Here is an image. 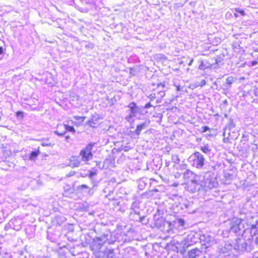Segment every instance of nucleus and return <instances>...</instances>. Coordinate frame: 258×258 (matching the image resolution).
<instances>
[{
	"instance_id": "c9c22d12",
	"label": "nucleus",
	"mask_w": 258,
	"mask_h": 258,
	"mask_svg": "<svg viewBox=\"0 0 258 258\" xmlns=\"http://www.w3.org/2000/svg\"><path fill=\"white\" fill-rule=\"evenodd\" d=\"M238 130H234V132L230 131V135L228 136V137H229L231 139L235 140L238 138Z\"/></svg>"
},
{
	"instance_id": "f3484780",
	"label": "nucleus",
	"mask_w": 258,
	"mask_h": 258,
	"mask_svg": "<svg viewBox=\"0 0 258 258\" xmlns=\"http://www.w3.org/2000/svg\"><path fill=\"white\" fill-rule=\"evenodd\" d=\"M200 242L202 245L209 247L213 242V238L210 235L207 234H200Z\"/></svg>"
},
{
	"instance_id": "c756f323",
	"label": "nucleus",
	"mask_w": 258,
	"mask_h": 258,
	"mask_svg": "<svg viewBox=\"0 0 258 258\" xmlns=\"http://www.w3.org/2000/svg\"><path fill=\"white\" fill-rule=\"evenodd\" d=\"M66 220L65 217L61 215H58L55 216V221L56 224L60 226Z\"/></svg>"
},
{
	"instance_id": "69168bd1",
	"label": "nucleus",
	"mask_w": 258,
	"mask_h": 258,
	"mask_svg": "<svg viewBox=\"0 0 258 258\" xmlns=\"http://www.w3.org/2000/svg\"><path fill=\"white\" fill-rule=\"evenodd\" d=\"M51 145L50 143L49 144H47V143H44V142H42L41 143V145L43 147H46V146H50Z\"/></svg>"
},
{
	"instance_id": "2f4dec72",
	"label": "nucleus",
	"mask_w": 258,
	"mask_h": 258,
	"mask_svg": "<svg viewBox=\"0 0 258 258\" xmlns=\"http://www.w3.org/2000/svg\"><path fill=\"white\" fill-rule=\"evenodd\" d=\"M9 212L4 209L0 210V223L8 216Z\"/></svg>"
},
{
	"instance_id": "39448f33",
	"label": "nucleus",
	"mask_w": 258,
	"mask_h": 258,
	"mask_svg": "<svg viewBox=\"0 0 258 258\" xmlns=\"http://www.w3.org/2000/svg\"><path fill=\"white\" fill-rule=\"evenodd\" d=\"M205 161L203 155L199 152H195L188 158V162L190 165L199 169L203 168Z\"/></svg>"
},
{
	"instance_id": "f704fd0d",
	"label": "nucleus",
	"mask_w": 258,
	"mask_h": 258,
	"mask_svg": "<svg viewBox=\"0 0 258 258\" xmlns=\"http://www.w3.org/2000/svg\"><path fill=\"white\" fill-rule=\"evenodd\" d=\"M91 170H87V176L90 178H92L93 177L97 174V170L95 168H92Z\"/></svg>"
},
{
	"instance_id": "cd10ccee",
	"label": "nucleus",
	"mask_w": 258,
	"mask_h": 258,
	"mask_svg": "<svg viewBox=\"0 0 258 258\" xmlns=\"http://www.w3.org/2000/svg\"><path fill=\"white\" fill-rule=\"evenodd\" d=\"M200 150L202 152L208 155L209 156L213 154L212 150L208 144H204L203 146H201Z\"/></svg>"
},
{
	"instance_id": "338daca9",
	"label": "nucleus",
	"mask_w": 258,
	"mask_h": 258,
	"mask_svg": "<svg viewBox=\"0 0 258 258\" xmlns=\"http://www.w3.org/2000/svg\"><path fill=\"white\" fill-rule=\"evenodd\" d=\"M194 58H191V59L190 60V61L189 62V63H188V65L189 66H191V64H192V62H194Z\"/></svg>"
},
{
	"instance_id": "864d4df0",
	"label": "nucleus",
	"mask_w": 258,
	"mask_h": 258,
	"mask_svg": "<svg viewBox=\"0 0 258 258\" xmlns=\"http://www.w3.org/2000/svg\"><path fill=\"white\" fill-rule=\"evenodd\" d=\"M24 252L21 251L20 258H27V254L30 256L29 254L27 252H25L26 254H24Z\"/></svg>"
},
{
	"instance_id": "bb28decb",
	"label": "nucleus",
	"mask_w": 258,
	"mask_h": 258,
	"mask_svg": "<svg viewBox=\"0 0 258 258\" xmlns=\"http://www.w3.org/2000/svg\"><path fill=\"white\" fill-rule=\"evenodd\" d=\"M223 56H217L215 58H212L211 60H214L213 68H220L223 64Z\"/></svg>"
},
{
	"instance_id": "423d86ee",
	"label": "nucleus",
	"mask_w": 258,
	"mask_h": 258,
	"mask_svg": "<svg viewBox=\"0 0 258 258\" xmlns=\"http://www.w3.org/2000/svg\"><path fill=\"white\" fill-rule=\"evenodd\" d=\"M187 165L185 163H181L177 166L178 170H181V173L179 172H175L174 173V176L176 178H179L182 177L184 179L188 180V181L195 180L196 175L190 170L187 169Z\"/></svg>"
},
{
	"instance_id": "2eb2a0df",
	"label": "nucleus",
	"mask_w": 258,
	"mask_h": 258,
	"mask_svg": "<svg viewBox=\"0 0 258 258\" xmlns=\"http://www.w3.org/2000/svg\"><path fill=\"white\" fill-rule=\"evenodd\" d=\"M192 203L187 200H184L179 203L178 207L182 210H184L185 212L191 213L194 211V210L192 209Z\"/></svg>"
},
{
	"instance_id": "09e8293b",
	"label": "nucleus",
	"mask_w": 258,
	"mask_h": 258,
	"mask_svg": "<svg viewBox=\"0 0 258 258\" xmlns=\"http://www.w3.org/2000/svg\"><path fill=\"white\" fill-rule=\"evenodd\" d=\"M74 118L76 120L80 121V122H83V121H84L86 117L85 116H75L74 117Z\"/></svg>"
},
{
	"instance_id": "79ce46f5",
	"label": "nucleus",
	"mask_w": 258,
	"mask_h": 258,
	"mask_svg": "<svg viewBox=\"0 0 258 258\" xmlns=\"http://www.w3.org/2000/svg\"><path fill=\"white\" fill-rule=\"evenodd\" d=\"M171 160L173 163H178L179 162V158L178 157V156L176 154L172 155L171 157Z\"/></svg>"
},
{
	"instance_id": "774afa93",
	"label": "nucleus",
	"mask_w": 258,
	"mask_h": 258,
	"mask_svg": "<svg viewBox=\"0 0 258 258\" xmlns=\"http://www.w3.org/2000/svg\"><path fill=\"white\" fill-rule=\"evenodd\" d=\"M3 53H4L3 47L2 46H0V55L2 54Z\"/></svg>"
},
{
	"instance_id": "20e7f679",
	"label": "nucleus",
	"mask_w": 258,
	"mask_h": 258,
	"mask_svg": "<svg viewBox=\"0 0 258 258\" xmlns=\"http://www.w3.org/2000/svg\"><path fill=\"white\" fill-rule=\"evenodd\" d=\"M243 219L241 218H233L229 221L230 232L235 233L238 236L243 235L245 232L244 224L242 223Z\"/></svg>"
},
{
	"instance_id": "052dcab7",
	"label": "nucleus",
	"mask_w": 258,
	"mask_h": 258,
	"mask_svg": "<svg viewBox=\"0 0 258 258\" xmlns=\"http://www.w3.org/2000/svg\"><path fill=\"white\" fill-rule=\"evenodd\" d=\"M258 63V61L257 60H254L250 62V64L251 66H254L256 65Z\"/></svg>"
},
{
	"instance_id": "58836bf2",
	"label": "nucleus",
	"mask_w": 258,
	"mask_h": 258,
	"mask_svg": "<svg viewBox=\"0 0 258 258\" xmlns=\"http://www.w3.org/2000/svg\"><path fill=\"white\" fill-rule=\"evenodd\" d=\"M223 142L225 143H227L229 142V140L231 139L229 137H228V135H227V132L226 131H224L223 133Z\"/></svg>"
},
{
	"instance_id": "a19ab883",
	"label": "nucleus",
	"mask_w": 258,
	"mask_h": 258,
	"mask_svg": "<svg viewBox=\"0 0 258 258\" xmlns=\"http://www.w3.org/2000/svg\"><path fill=\"white\" fill-rule=\"evenodd\" d=\"M121 205V202L118 200H114L112 202V205L114 206V210H115Z\"/></svg>"
},
{
	"instance_id": "1a4fd4ad",
	"label": "nucleus",
	"mask_w": 258,
	"mask_h": 258,
	"mask_svg": "<svg viewBox=\"0 0 258 258\" xmlns=\"http://www.w3.org/2000/svg\"><path fill=\"white\" fill-rule=\"evenodd\" d=\"M233 248L241 252H250L253 249L252 246L250 244L247 243L245 241L240 239L236 240Z\"/></svg>"
},
{
	"instance_id": "9b49d317",
	"label": "nucleus",
	"mask_w": 258,
	"mask_h": 258,
	"mask_svg": "<svg viewBox=\"0 0 258 258\" xmlns=\"http://www.w3.org/2000/svg\"><path fill=\"white\" fill-rule=\"evenodd\" d=\"M129 218L132 220L140 222L143 224H147L148 223V220L146 219V216L142 215L141 211L130 212Z\"/></svg>"
},
{
	"instance_id": "a211bd4d",
	"label": "nucleus",
	"mask_w": 258,
	"mask_h": 258,
	"mask_svg": "<svg viewBox=\"0 0 258 258\" xmlns=\"http://www.w3.org/2000/svg\"><path fill=\"white\" fill-rule=\"evenodd\" d=\"M82 160L79 156H72L69 160L68 166L72 168L78 167L80 166Z\"/></svg>"
},
{
	"instance_id": "4c0bfd02",
	"label": "nucleus",
	"mask_w": 258,
	"mask_h": 258,
	"mask_svg": "<svg viewBox=\"0 0 258 258\" xmlns=\"http://www.w3.org/2000/svg\"><path fill=\"white\" fill-rule=\"evenodd\" d=\"M96 120H97V119H95V120L94 119V118H92L91 119L87 121L86 124L92 128H95L96 127L95 126V124H96L95 121H96Z\"/></svg>"
},
{
	"instance_id": "e433bc0d",
	"label": "nucleus",
	"mask_w": 258,
	"mask_h": 258,
	"mask_svg": "<svg viewBox=\"0 0 258 258\" xmlns=\"http://www.w3.org/2000/svg\"><path fill=\"white\" fill-rule=\"evenodd\" d=\"M65 126L66 133L67 132H71L73 134H74L76 133L75 128L73 126H71L67 124H65Z\"/></svg>"
},
{
	"instance_id": "4be33fe9",
	"label": "nucleus",
	"mask_w": 258,
	"mask_h": 258,
	"mask_svg": "<svg viewBox=\"0 0 258 258\" xmlns=\"http://www.w3.org/2000/svg\"><path fill=\"white\" fill-rule=\"evenodd\" d=\"M65 124L59 123L57 125L56 130L53 132L55 135L59 137H63L66 134Z\"/></svg>"
},
{
	"instance_id": "9d476101",
	"label": "nucleus",
	"mask_w": 258,
	"mask_h": 258,
	"mask_svg": "<svg viewBox=\"0 0 258 258\" xmlns=\"http://www.w3.org/2000/svg\"><path fill=\"white\" fill-rule=\"evenodd\" d=\"M22 220L21 218H17L12 219L9 223L5 226V230H9L10 229H13L16 231H19L22 228Z\"/></svg>"
},
{
	"instance_id": "a878e982",
	"label": "nucleus",
	"mask_w": 258,
	"mask_h": 258,
	"mask_svg": "<svg viewBox=\"0 0 258 258\" xmlns=\"http://www.w3.org/2000/svg\"><path fill=\"white\" fill-rule=\"evenodd\" d=\"M235 81V79L232 76H229L226 79V82L223 84L222 87L224 90H229L231 88V85Z\"/></svg>"
},
{
	"instance_id": "393cba45",
	"label": "nucleus",
	"mask_w": 258,
	"mask_h": 258,
	"mask_svg": "<svg viewBox=\"0 0 258 258\" xmlns=\"http://www.w3.org/2000/svg\"><path fill=\"white\" fill-rule=\"evenodd\" d=\"M141 204L140 201L137 198H135L133 199V202L132 203L130 210L131 212H133L134 211H141L140 208V205Z\"/></svg>"
},
{
	"instance_id": "4d7b16f0",
	"label": "nucleus",
	"mask_w": 258,
	"mask_h": 258,
	"mask_svg": "<svg viewBox=\"0 0 258 258\" xmlns=\"http://www.w3.org/2000/svg\"><path fill=\"white\" fill-rule=\"evenodd\" d=\"M178 222L179 224L181 226H183L184 225L185 222H184V220H183V219H179L178 220Z\"/></svg>"
},
{
	"instance_id": "8fccbe9b",
	"label": "nucleus",
	"mask_w": 258,
	"mask_h": 258,
	"mask_svg": "<svg viewBox=\"0 0 258 258\" xmlns=\"http://www.w3.org/2000/svg\"><path fill=\"white\" fill-rule=\"evenodd\" d=\"M225 177L227 180H231L233 179V176L230 173L225 174Z\"/></svg>"
},
{
	"instance_id": "c85d7f7f",
	"label": "nucleus",
	"mask_w": 258,
	"mask_h": 258,
	"mask_svg": "<svg viewBox=\"0 0 258 258\" xmlns=\"http://www.w3.org/2000/svg\"><path fill=\"white\" fill-rule=\"evenodd\" d=\"M40 153V151L39 148L37 150L32 151L29 154V159L30 160H35Z\"/></svg>"
},
{
	"instance_id": "f8f14e48",
	"label": "nucleus",
	"mask_w": 258,
	"mask_h": 258,
	"mask_svg": "<svg viewBox=\"0 0 258 258\" xmlns=\"http://www.w3.org/2000/svg\"><path fill=\"white\" fill-rule=\"evenodd\" d=\"M185 189L191 193H195L203 189L201 183H198L196 179L188 181L186 184Z\"/></svg>"
},
{
	"instance_id": "6ab92c4d",
	"label": "nucleus",
	"mask_w": 258,
	"mask_h": 258,
	"mask_svg": "<svg viewBox=\"0 0 258 258\" xmlns=\"http://www.w3.org/2000/svg\"><path fill=\"white\" fill-rule=\"evenodd\" d=\"M150 123L149 120H146L144 122L138 124L133 133L137 136H139L143 130L147 129L149 126Z\"/></svg>"
},
{
	"instance_id": "e2e57ef3",
	"label": "nucleus",
	"mask_w": 258,
	"mask_h": 258,
	"mask_svg": "<svg viewBox=\"0 0 258 258\" xmlns=\"http://www.w3.org/2000/svg\"><path fill=\"white\" fill-rule=\"evenodd\" d=\"M206 84V81L205 80H202V81H201V82H200V86L201 87H203V86H205Z\"/></svg>"
},
{
	"instance_id": "ea45409f",
	"label": "nucleus",
	"mask_w": 258,
	"mask_h": 258,
	"mask_svg": "<svg viewBox=\"0 0 258 258\" xmlns=\"http://www.w3.org/2000/svg\"><path fill=\"white\" fill-rule=\"evenodd\" d=\"M108 258H115L113 249H109L107 251Z\"/></svg>"
},
{
	"instance_id": "0eeeda50",
	"label": "nucleus",
	"mask_w": 258,
	"mask_h": 258,
	"mask_svg": "<svg viewBox=\"0 0 258 258\" xmlns=\"http://www.w3.org/2000/svg\"><path fill=\"white\" fill-rule=\"evenodd\" d=\"M154 224L155 227L161 231L169 233L172 231L173 227L172 223L170 221H166L163 217L155 219Z\"/></svg>"
},
{
	"instance_id": "49530a36",
	"label": "nucleus",
	"mask_w": 258,
	"mask_h": 258,
	"mask_svg": "<svg viewBox=\"0 0 258 258\" xmlns=\"http://www.w3.org/2000/svg\"><path fill=\"white\" fill-rule=\"evenodd\" d=\"M250 234L251 236H254L258 234V228L254 229H250Z\"/></svg>"
},
{
	"instance_id": "f257e3e1",
	"label": "nucleus",
	"mask_w": 258,
	"mask_h": 258,
	"mask_svg": "<svg viewBox=\"0 0 258 258\" xmlns=\"http://www.w3.org/2000/svg\"><path fill=\"white\" fill-rule=\"evenodd\" d=\"M209 171L205 172L200 179L202 188L205 191L216 187L218 184L214 171L216 170L215 165H209Z\"/></svg>"
},
{
	"instance_id": "680f3d73",
	"label": "nucleus",
	"mask_w": 258,
	"mask_h": 258,
	"mask_svg": "<svg viewBox=\"0 0 258 258\" xmlns=\"http://www.w3.org/2000/svg\"><path fill=\"white\" fill-rule=\"evenodd\" d=\"M135 70H136V69H135L134 68H130V74L133 76H135Z\"/></svg>"
},
{
	"instance_id": "0e129e2a",
	"label": "nucleus",
	"mask_w": 258,
	"mask_h": 258,
	"mask_svg": "<svg viewBox=\"0 0 258 258\" xmlns=\"http://www.w3.org/2000/svg\"><path fill=\"white\" fill-rule=\"evenodd\" d=\"M158 94L161 97H163L165 95V92L163 91H159Z\"/></svg>"
},
{
	"instance_id": "603ef678",
	"label": "nucleus",
	"mask_w": 258,
	"mask_h": 258,
	"mask_svg": "<svg viewBox=\"0 0 258 258\" xmlns=\"http://www.w3.org/2000/svg\"><path fill=\"white\" fill-rule=\"evenodd\" d=\"M202 132L203 133H205L207 132L208 131H210V128L208 126L205 125L202 127Z\"/></svg>"
},
{
	"instance_id": "bf43d9fd",
	"label": "nucleus",
	"mask_w": 258,
	"mask_h": 258,
	"mask_svg": "<svg viewBox=\"0 0 258 258\" xmlns=\"http://www.w3.org/2000/svg\"><path fill=\"white\" fill-rule=\"evenodd\" d=\"M235 11L237 12H239V13H240V14L242 15V16H244L245 15V13H244V11L243 10H240V9H236Z\"/></svg>"
},
{
	"instance_id": "a18cd8bd",
	"label": "nucleus",
	"mask_w": 258,
	"mask_h": 258,
	"mask_svg": "<svg viewBox=\"0 0 258 258\" xmlns=\"http://www.w3.org/2000/svg\"><path fill=\"white\" fill-rule=\"evenodd\" d=\"M141 107H143V111H145L144 110L145 109H148L152 106H153V105L151 103V101L147 103L144 106H141Z\"/></svg>"
},
{
	"instance_id": "ddd939ff",
	"label": "nucleus",
	"mask_w": 258,
	"mask_h": 258,
	"mask_svg": "<svg viewBox=\"0 0 258 258\" xmlns=\"http://www.w3.org/2000/svg\"><path fill=\"white\" fill-rule=\"evenodd\" d=\"M200 233L190 231L184 238L188 245H192L200 241Z\"/></svg>"
},
{
	"instance_id": "72a5a7b5",
	"label": "nucleus",
	"mask_w": 258,
	"mask_h": 258,
	"mask_svg": "<svg viewBox=\"0 0 258 258\" xmlns=\"http://www.w3.org/2000/svg\"><path fill=\"white\" fill-rule=\"evenodd\" d=\"M109 161V160L106 159L103 163L101 162V161H97L96 162V166L100 169H103L104 168H105V164Z\"/></svg>"
},
{
	"instance_id": "c03bdc74",
	"label": "nucleus",
	"mask_w": 258,
	"mask_h": 258,
	"mask_svg": "<svg viewBox=\"0 0 258 258\" xmlns=\"http://www.w3.org/2000/svg\"><path fill=\"white\" fill-rule=\"evenodd\" d=\"M85 47L86 48V49H88L89 50H91V49H93L94 47V44L92 43V42H88L87 44H86L85 45Z\"/></svg>"
},
{
	"instance_id": "f03ea898",
	"label": "nucleus",
	"mask_w": 258,
	"mask_h": 258,
	"mask_svg": "<svg viewBox=\"0 0 258 258\" xmlns=\"http://www.w3.org/2000/svg\"><path fill=\"white\" fill-rule=\"evenodd\" d=\"M118 234H113L110 232H106L102 234H97L93 239V246L96 249H100L106 242L109 244H113L118 240Z\"/></svg>"
},
{
	"instance_id": "5701e85b",
	"label": "nucleus",
	"mask_w": 258,
	"mask_h": 258,
	"mask_svg": "<svg viewBox=\"0 0 258 258\" xmlns=\"http://www.w3.org/2000/svg\"><path fill=\"white\" fill-rule=\"evenodd\" d=\"M59 234L55 231L47 232V239L52 242H56L59 239Z\"/></svg>"
},
{
	"instance_id": "7ed1b4c3",
	"label": "nucleus",
	"mask_w": 258,
	"mask_h": 258,
	"mask_svg": "<svg viewBox=\"0 0 258 258\" xmlns=\"http://www.w3.org/2000/svg\"><path fill=\"white\" fill-rule=\"evenodd\" d=\"M127 107L128 108V110L127 111L128 112V114L126 115L124 119L131 124L135 122L134 118L137 117L138 114L144 115L147 112L146 111H143V107L141 106H138L134 101L130 103L127 105Z\"/></svg>"
},
{
	"instance_id": "7c9ffc66",
	"label": "nucleus",
	"mask_w": 258,
	"mask_h": 258,
	"mask_svg": "<svg viewBox=\"0 0 258 258\" xmlns=\"http://www.w3.org/2000/svg\"><path fill=\"white\" fill-rule=\"evenodd\" d=\"M158 191V190L154 188L153 189L149 190L148 191H147L146 192H144L142 194V196L146 198H149L153 196V192H157Z\"/></svg>"
},
{
	"instance_id": "aec40b11",
	"label": "nucleus",
	"mask_w": 258,
	"mask_h": 258,
	"mask_svg": "<svg viewBox=\"0 0 258 258\" xmlns=\"http://www.w3.org/2000/svg\"><path fill=\"white\" fill-rule=\"evenodd\" d=\"M236 130L238 129L236 127L235 122L234 121V120L232 118H230L226 125L224 131L227 132V135L229 136L230 131H233L234 132V130Z\"/></svg>"
},
{
	"instance_id": "13d9d810",
	"label": "nucleus",
	"mask_w": 258,
	"mask_h": 258,
	"mask_svg": "<svg viewBox=\"0 0 258 258\" xmlns=\"http://www.w3.org/2000/svg\"><path fill=\"white\" fill-rule=\"evenodd\" d=\"M257 228H258V225H256V224L254 223L251 225L250 229H257Z\"/></svg>"
},
{
	"instance_id": "6e6d98bb",
	"label": "nucleus",
	"mask_w": 258,
	"mask_h": 258,
	"mask_svg": "<svg viewBox=\"0 0 258 258\" xmlns=\"http://www.w3.org/2000/svg\"><path fill=\"white\" fill-rule=\"evenodd\" d=\"M80 175L81 177H85L87 176V171L84 170L83 172L81 171L80 172Z\"/></svg>"
},
{
	"instance_id": "6e6552de",
	"label": "nucleus",
	"mask_w": 258,
	"mask_h": 258,
	"mask_svg": "<svg viewBox=\"0 0 258 258\" xmlns=\"http://www.w3.org/2000/svg\"><path fill=\"white\" fill-rule=\"evenodd\" d=\"M96 144L94 142H90L88 143L85 148L81 150L79 153V157L82 161L85 163L88 162L93 157L92 149Z\"/></svg>"
},
{
	"instance_id": "37998d69",
	"label": "nucleus",
	"mask_w": 258,
	"mask_h": 258,
	"mask_svg": "<svg viewBox=\"0 0 258 258\" xmlns=\"http://www.w3.org/2000/svg\"><path fill=\"white\" fill-rule=\"evenodd\" d=\"M250 92V94H254L256 97V99L258 100V88H254L253 89H251Z\"/></svg>"
},
{
	"instance_id": "dca6fc26",
	"label": "nucleus",
	"mask_w": 258,
	"mask_h": 258,
	"mask_svg": "<svg viewBox=\"0 0 258 258\" xmlns=\"http://www.w3.org/2000/svg\"><path fill=\"white\" fill-rule=\"evenodd\" d=\"M202 251L198 248H194L189 250L186 254L183 256V258H203Z\"/></svg>"
},
{
	"instance_id": "4468645a",
	"label": "nucleus",
	"mask_w": 258,
	"mask_h": 258,
	"mask_svg": "<svg viewBox=\"0 0 258 258\" xmlns=\"http://www.w3.org/2000/svg\"><path fill=\"white\" fill-rule=\"evenodd\" d=\"M233 246L229 242H225L224 244H221L218 248V251L220 255L223 256H227L230 255Z\"/></svg>"
},
{
	"instance_id": "b1692460",
	"label": "nucleus",
	"mask_w": 258,
	"mask_h": 258,
	"mask_svg": "<svg viewBox=\"0 0 258 258\" xmlns=\"http://www.w3.org/2000/svg\"><path fill=\"white\" fill-rule=\"evenodd\" d=\"M200 64L199 69L201 70H205L207 69L213 68L214 64L206 60L201 59L199 61Z\"/></svg>"
},
{
	"instance_id": "412c9836",
	"label": "nucleus",
	"mask_w": 258,
	"mask_h": 258,
	"mask_svg": "<svg viewBox=\"0 0 258 258\" xmlns=\"http://www.w3.org/2000/svg\"><path fill=\"white\" fill-rule=\"evenodd\" d=\"M151 179H149L146 177H143L140 178L137 180L138 188L140 190H143L149 183H151Z\"/></svg>"
},
{
	"instance_id": "3c124183",
	"label": "nucleus",
	"mask_w": 258,
	"mask_h": 258,
	"mask_svg": "<svg viewBox=\"0 0 258 258\" xmlns=\"http://www.w3.org/2000/svg\"><path fill=\"white\" fill-rule=\"evenodd\" d=\"M23 113H24L23 111H18L16 113V115L17 117H20L21 118H22L23 117Z\"/></svg>"
},
{
	"instance_id": "5fc2aeb1",
	"label": "nucleus",
	"mask_w": 258,
	"mask_h": 258,
	"mask_svg": "<svg viewBox=\"0 0 258 258\" xmlns=\"http://www.w3.org/2000/svg\"><path fill=\"white\" fill-rule=\"evenodd\" d=\"M148 97L150 99V101H153L156 98L155 94L152 93V94H150Z\"/></svg>"
},
{
	"instance_id": "de8ad7c7",
	"label": "nucleus",
	"mask_w": 258,
	"mask_h": 258,
	"mask_svg": "<svg viewBox=\"0 0 258 258\" xmlns=\"http://www.w3.org/2000/svg\"><path fill=\"white\" fill-rule=\"evenodd\" d=\"M125 210H126L125 207L124 206H123L122 204H121L120 206L119 207H118L117 209H116L115 210L116 211H119L121 213H124L125 212Z\"/></svg>"
},
{
	"instance_id": "473e14b6",
	"label": "nucleus",
	"mask_w": 258,
	"mask_h": 258,
	"mask_svg": "<svg viewBox=\"0 0 258 258\" xmlns=\"http://www.w3.org/2000/svg\"><path fill=\"white\" fill-rule=\"evenodd\" d=\"M78 190L81 191L87 192L89 193L91 189L86 184H82L77 187Z\"/></svg>"
}]
</instances>
